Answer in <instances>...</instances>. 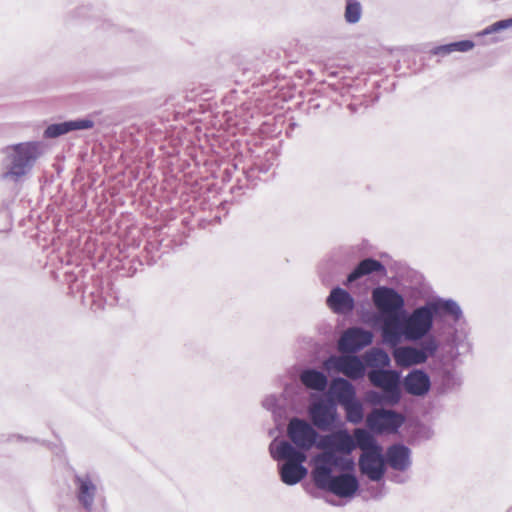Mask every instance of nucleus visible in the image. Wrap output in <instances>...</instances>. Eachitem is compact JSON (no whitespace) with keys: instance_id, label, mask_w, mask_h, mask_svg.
Listing matches in <instances>:
<instances>
[{"instance_id":"nucleus-1","label":"nucleus","mask_w":512,"mask_h":512,"mask_svg":"<svg viewBox=\"0 0 512 512\" xmlns=\"http://www.w3.org/2000/svg\"><path fill=\"white\" fill-rule=\"evenodd\" d=\"M317 447L322 450L332 449L346 455H350L358 447L363 451L359 457L361 473L372 481H379L384 476L385 461L382 447L377 444L373 435L363 428L354 429L353 436L345 429L325 435Z\"/></svg>"},{"instance_id":"nucleus-2","label":"nucleus","mask_w":512,"mask_h":512,"mask_svg":"<svg viewBox=\"0 0 512 512\" xmlns=\"http://www.w3.org/2000/svg\"><path fill=\"white\" fill-rule=\"evenodd\" d=\"M313 461L311 476L318 489L341 498L351 497L356 493L359 488L356 476L349 473L332 476L335 467L343 471L352 470L354 468L352 459H345L337 455L335 450L327 449L317 454Z\"/></svg>"},{"instance_id":"nucleus-3","label":"nucleus","mask_w":512,"mask_h":512,"mask_svg":"<svg viewBox=\"0 0 512 512\" xmlns=\"http://www.w3.org/2000/svg\"><path fill=\"white\" fill-rule=\"evenodd\" d=\"M5 153L10 160V166L4 177L19 179L31 170L42 151L38 142H23L8 146Z\"/></svg>"},{"instance_id":"nucleus-4","label":"nucleus","mask_w":512,"mask_h":512,"mask_svg":"<svg viewBox=\"0 0 512 512\" xmlns=\"http://www.w3.org/2000/svg\"><path fill=\"white\" fill-rule=\"evenodd\" d=\"M279 459L286 462L280 468L281 480L287 485H295L307 475V469L303 466L306 454L297 450L291 443L282 441L277 447Z\"/></svg>"},{"instance_id":"nucleus-5","label":"nucleus","mask_w":512,"mask_h":512,"mask_svg":"<svg viewBox=\"0 0 512 512\" xmlns=\"http://www.w3.org/2000/svg\"><path fill=\"white\" fill-rule=\"evenodd\" d=\"M434 306H423L415 309L402 325L403 335L408 340H418L424 337L432 328Z\"/></svg>"},{"instance_id":"nucleus-6","label":"nucleus","mask_w":512,"mask_h":512,"mask_svg":"<svg viewBox=\"0 0 512 512\" xmlns=\"http://www.w3.org/2000/svg\"><path fill=\"white\" fill-rule=\"evenodd\" d=\"M370 383L386 393L390 406L399 403L401 399L400 373L395 370L374 369L368 372Z\"/></svg>"},{"instance_id":"nucleus-7","label":"nucleus","mask_w":512,"mask_h":512,"mask_svg":"<svg viewBox=\"0 0 512 512\" xmlns=\"http://www.w3.org/2000/svg\"><path fill=\"white\" fill-rule=\"evenodd\" d=\"M404 421L402 414L383 408L373 409L366 417L367 427L377 434L396 433Z\"/></svg>"},{"instance_id":"nucleus-8","label":"nucleus","mask_w":512,"mask_h":512,"mask_svg":"<svg viewBox=\"0 0 512 512\" xmlns=\"http://www.w3.org/2000/svg\"><path fill=\"white\" fill-rule=\"evenodd\" d=\"M287 435L297 448L303 450H309L318 436L316 430L307 421L296 417L289 421Z\"/></svg>"},{"instance_id":"nucleus-9","label":"nucleus","mask_w":512,"mask_h":512,"mask_svg":"<svg viewBox=\"0 0 512 512\" xmlns=\"http://www.w3.org/2000/svg\"><path fill=\"white\" fill-rule=\"evenodd\" d=\"M324 366L326 369H334L352 380L360 379L365 375V365L355 355L331 356L325 361Z\"/></svg>"},{"instance_id":"nucleus-10","label":"nucleus","mask_w":512,"mask_h":512,"mask_svg":"<svg viewBox=\"0 0 512 512\" xmlns=\"http://www.w3.org/2000/svg\"><path fill=\"white\" fill-rule=\"evenodd\" d=\"M372 299L377 309L386 315L398 314L404 307L403 297L392 288H375L372 292Z\"/></svg>"},{"instance_id":"nucleus-11","label":"nucleus","mask_w":512,"mask_h":512,"mask_svg":"<svg viewBox=\"0 0 512 512\" xmlns=\"http://www.w3.org/2000/svg\"><path fill=\"white\" fill-rule=\"evenodd\" d=\"M308 412L314 426L322 431L330 430L338 417L336 406L323 401L312 403Z\"/></svg>"},{"instance_id":"nucleus-12","label":"nucleus","mask_w":512,"mask_h":512,"mask_svg":"<svg viewBox=\"0 0 512 512\" xmlns=\"http://www.w3.org/2000/svg\"><path fill=\"white\" fill-rule=\"evenodd\" d=\"M372 333L361 328L347 329L338 341L342 353H354L372 343Z\"/></svg>"},{"instance_id":"nucleus-13","label":"nucleus","mask_w":512,"mask_h":512,"mask_svg":"<svg viewBox=\"0 0 512 512\" xmlns=\"http://www.w3.org/2000/svg\"><path fill=\"white\" fill-rule=\"evenodd\" d=\"M393 358L398 366L410 367L426 362L427 354L420 349L404 346L394 349Z\"/></svg>"},{"instance_id":"nucleus-14","label":"nucleus","mask_w":512,"mask_h":512,"mask_svg":"<svg viewBox=\"0 0 512 512\" xmlns=\"http://www.w3.org/2000/svg\"><path fill=\"white\" fill-rule=\"evenodd\" d=\"M430 386V378L422 370H413L404 379L405 390L411 395H425L429 391Z\"/></svg>"},{"instance_id":"nucleus-15","label":"nucleus","mask_w":512,"mask_h":512,"mask_svg":"<svg viewBox=\"0 0 512 512\" xmlns=\"http://www.w3.org/2000/svg\"><path fill=\"white\" fill-rule=\"evenodd\" d=\"M328 307L335 313L346 314L354 309L353 297L344 289L334 288L327 298Z\"/></svg>"},{"instance_id":"nucleus-16","label":"nucleus","mask_w":512,"mask_h":512,"mask_svg":"<svg viewBox=\"0 0 512 512\" xmlns=\"http://www.w3.org/2000/svg\"><path fill=\"white\" fill-rule=\"evenodd\" d=\"M93 126L94 122L89 119H79L63 123L51 124L46 128L44 136L46 138H56L70 131L90 129Z\"/></svg>"},{"instance_id":"nucleus-17","label":"nucleus","mask_w":512,"mask_h":512,"mask_svg":"<svg viewBox=\"0 0 512 512\" xmlns=\"http://www.w3.org/2000/svg\"><path fill=\"white\" fill-rule=\"evenodd\" d=\"M403 334L397 314L387 315L382 327L383 339L391 346H396Z\"/></svg>"},{"instance_id":"nucleus-18","label":"nucleus","mask_w":512,"mask_h":512,"mask_svg":"<svg viewBox=\"0 0 512 512\" xmlns=\"http://www.w3.org/2000/svg\"><path fill=\"white\" fill-rule=\"evenodd\" d=\"M330 392L342 406L355 398L353 385L344 378L333 379Z\"/></svg>"},{"instance_id":"nucleus-19","label":"nucleus","mask_w":512,"mask_h":512,"mask_svg":"<svg viewBox=\"0 0 512 512\" xmlns=\"http://www.w3.org/2000/svg\"><path fill=\"white\" fill-rule=\"evenodd\" d=\"M374 272L385 273L384 265L380 261L372 258L364 259L348 275L347 283H352L355 280Z\"/></svg>"},{"instance_id":"nucleus-20","label":"nucleus","mask_w":512,"mask_h":512,"mask_svg":"<svg viewBox=\"0 0 512 512\" xmlns=\"http://www.w3.org/2000/svg\"><path fill=\"white\" fill-rule=\"evenodd\" d=\"M409 449L403 445H393L387 450L388 464L395 470L403 471L409 465Z\"/></svg>"},{"instance_id":"nucleus-21","label":"nucleus","mask_w":512,"mask_h":512,"mask_svg":"<svg viewBox=\"0 0 512 512\" xmlns=\"http://www.w3.org/2000/svg\"><path fill=\"white\" fill-rule=\"evenodd\" d=\"M75 480L79 486L78 500L85 509L90 510L93 505L96 486L89 477L77 476Z\"/></svg>"},{"instance_id":"nucleus-22","label":"nucleus","mask_w":512,"mask_h":512,"mask_svg":"<svg viewBox=\"0 0 512 512\" xmlns=\"http://www.w3.org/2000/svg\"><path fill=\"white\" fill-rule=\"evenodd\" d=\"M300 380L309 389L323 391L327 386V377L314 369L304 370L300 374Z\"/></svg>"},{"instance_id":"nucleus-23","label":"nucleus","mask_w":512,"mask_h":512,"mask_svg":"<svg viewBox=\"0 0 512 512\" xmlns=\"http://www.w3.org/2000/svg\"><path fill=\"white\" fill-rule=\"evenodd\" d=\"M346 412L347 421L358 424L363 420V407L362 404L355 400V398L343 405Z\"/></svg>"},{"instance_id":"nucleus-24","label":"nucleus","mask_w":512,"mask_h":512,"mask_svg":"<svg viewBox=\"0 0 512 512\" xmlns=\"http://www.w3.org/2000/svg\"><path fill=\"white\" fill-rule=\"evenodd\" d=\"M473 47H474V43L472 41L464 40V41L454 42V43H451L448 45H443V46L437 47L436 50L434 51V53L445 55V54H449L453 51L465 52V51H469Z\"/></svg>"},{"instance_id":"nucleus-25","label":"nucleus","mask_w":512,"mask_h":512,"mask_svg":"<svg viewBox=\"0 0 512 512\" xmlns=\"http://www.w3.org/2000/svg\"><path fill=\"white\" fill-rule=\"evenodd\" d=\"M361 17V5L355 0H347L345 8V20L348 23H356Z\"/></svg>"},{"instance_id":"nucleus-26","label":"nucleus","mask_w":512,"mask_h":512,"mask_svg":"<svg viewBox=\"0 0 512 512\" xmlns=\"http://www.w3.org/2000/svg\"><path fill=\"white\" fill-rule=\"evenodd\" d=\"M365 360L370 365L377 363L386 366L390 362L388 354L381 349H374L372 351L367 352L365 354Z\"/></svg>"},{"instance_id":"nucleus-27","label":"nucleus","mask_w":512,"mask_h":512,"mask_svg":"<svg viewBox=\"0 0 512 512\" xmlns=\"http://www.w3.org/2000/svg\"><path fill=\"white\" fill-rule=\"evenodd\" d=\"M367 400L373 405L385 404L390 406V402L386 399V393L384 392L370 391L367 393Z\"/></svg>"},{"instance_id":"nucleus-28","label":"nucleus","mask_w":512,"mask_h":512,"mask_svg":"<svg viewBox=\"0 0 512 512\" xmlns=\"http://www.w3.org/2000/svg\"><path fill=\"white\" fill-rule=\"evenodd\" d=\"M511 26H512V18L506 19V20H501V21L495 22L492 25H490L489 27H487L483 31V34H491V33L497 32L502 29H507Z\"/></svg>"},{"instance_id":"nucleus-29","label":"nucleus","mask_w":512,"mask_h":512,"mask_svg":"<svg viewBox=\"0 0 512 512\" xmlns=\"http://www.w3.org/2000/svg\"><path fill=\"white\" fill-rule=\"evenodd\" d=\"M438 345L434 340H429L424 343L422 351L425 353L428 352L430 355L434 354V352L437 350Z\"/></svg>"}]
</instances>
